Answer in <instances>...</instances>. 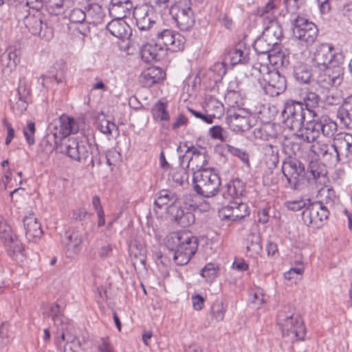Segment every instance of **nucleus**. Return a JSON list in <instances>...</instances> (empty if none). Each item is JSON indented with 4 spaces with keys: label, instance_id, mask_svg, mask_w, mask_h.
I'll use <instances>...</instances> for the list:
<instances>
[{
    "label": "nucleus",
    "instance_id": "2f4dec72",
    "mask_svg": "<svg viewBox=\"0 0 352 352\" xmlns=\"http://www.w3.org/2000/svg\"><path fill=\"white\" fill-rule=\"evenodd\" d=\"M327 175V170L324 164L318 161H311L306 169V178L310 177V183L316 182L322 177L324 178Z\"/></svg>",
    "mask_w": 352,
    "mask_h": 352
},
{
    "label": "nucleus",
    "instance_id": "4c0bfd02",
    "mask_svg": "<svg viewBox=\"0 0 352 352\" xmlns=\"http://www.w3.org/2000/svg\"><path fill=\"white\" fill-rule=\"evenodd\" d=\"M338 130V125L336 122L329 117L320 118V133L326 138H332Z\"/></svg>",
    "mask_w": 352,
    "mask_h": 352
},
{
    "label": "nucleus",
    "instance_id": "ea45409f",
    "mask_svg": "<svg viewBox=\"0 0 352 352\" xmlns=\"http://www.w3.org/2000/svg\"><path fill=\"white\" fill-rule=\"evenodd\" d=\"M170 177L176 186H184L188 183V174L187 171L182 168L173 170Z\"/></svg>",
    "mask_w": 352,
    "mask_h": 352
},
{
    "label": "nucleus",
    "instance_id": "69168bd1",
    "mask_svg": "<svg viewBox=\"0 0 352 352\" xmlns=\"http://www.w3.org/2000/svg\"><path fill=\"white\" fill-rule=\"evenodd\" d=\"M304 3V0H284V3L287 12H293Z\"/></svg>",
    "mask_w": 352,
    "mask_h": 352
},
{
    "label": "nucleus",
    "instance_id": "37998d69",
    "mask_svg": "<svg viewBox=\"0 0 352 352\" xmlns=\"http://www.w3.org/2000/svg\"><path fill=\"white\" fill-rule=\"evenodd\" d=\"M66 16L68 17L69 21L73 23L82 24L87 21L85 11L80 8H74L71 10Z\"/></svg>",
    "mask_w": 352,
    "mask_h": 352
},
{
    "label": "nucleus",
    "instance_id": "c85d7f7f",
    "mask_svg": "<svg viewBox=\"0 0 352 352\" xmlns=\"http://www.w3.org/2000/svg\"><path fill=\"white\" fill-rule=\"evenodd\" d=\"M82 242V234L77 230H74L71 232H66L65 238L62 240L65 249L74 254L78 253Z\"/></svg>",
    "mask_w": 352,
    "mask_h": 352
},
{
    "label": "nucleus",
    "instance_id": "7c9ffc66",
    "mask_svg": "<svg viewBox=\"0 0 352 352\" xmlns=\"http://www.w3.org/2000/svg\"><path fill=\"white\" fill-rule=\"evenodd\" d=\"M337 118L341 124L352 129V96L347 97L337 111Z\"/></svg>",
    "mask_w": 352,
    "mask_h": 352
},
{
    "label": "nucleus",
    "instance_id": "774afa93",
    "mask_svg": "<svg viewBox=\"0 0 352 352\" xmlns=\"http://www.w3.org/2000/svg\"><path fill=\"white\" fill-rule=\"evenodd\" d=\"M116 128V125L113 122L107 120L102 121L100 124V131L104 134H111L113 129Z\"/></svg>",
    "mask_w": 352,
    "mask_h": 352
},
{
    "label": "nucleus",
    "instance_id": "f8f14e48",
    "mask_svg": "<svg viewBox=\"0 0 352 352\" xmlns=\"http://www.w3.org/2000/svg\"><path fill=\"white\" fill-rule=\"evenodd\" d=\"M78 130V123L74 118L62 115L50 124V133L47 137L50 138L52 135L54 138V144L58 145L63 140L67 139L70 134L76 133Z\"/></svg>",
    "mask_w": 352,
    "mask_h": 352
},
{
    "label": "nucleus",
    "instance_id": "412c9836",
    "mask_svg": "<svg viewBox=\"0 0 352 352\" xmlns=\"http://www.w3.org/2000/svg\"><path fill=\"white\" fill-rule=\"evenodd\" d=\"M337 164L352 160V135L346 133L334 140Z\"/></svg>",
    "mask_w": 352,
    "mask_h": 352
},
{
    "label": "nucleus",
    "instance_id": "393cba45",
    "mask_svg": "<svg viewBox=\"0 0 352 352\" xmlns=\"http://www.w3.org/2000/svg\"><path fill=\"white\" fill-rule=\"evenodd\" d=\"M133 8L131 0H111L109 12L113 18L124 19L131 14Z\"/></svg>",
    "mask_w": 352,
    "mask_h": 352
},
{
    "label": "nucleus",
    "instance_id": "6ab92c4d",
    "mask_svg": "<svg viewBox=\"0 0 352 352\" xmlns=\"http://www.w3.org/2000/svg\"><path fill=\"white\" fill-rule=\"evenodd\" d=\"M28 12V10L17 12L16 16L19 20L23 19L25 27L33 35L45 36V33L42 35V32L43 28H47V26L46 24H43L41 14H27Z\"/></svg>",
    "mask_w": 352,
    "mask_h": 352
},
{
    "label": "nucleus",
    "instance_id": "39448f33",
    "mask_svg": "<svg viewBox=\"0 0 352 352\" xmlns=\"http://www.w3.org/2000/svg\"><path fill=\"white\" fill-rule=\"evenodd\" d=\"M192 183L194 190L198 195L209 198L219 192L221 179L214 168H202L194 171Z\"/></svg>",
    "mask_w": 352,
    "mask_h": 352
},
{
    "label": "nucleus",
    "instance_id": "aec40b11",
    "mask_svg": "<svg viewBox=\"0 0 352 352\" xmlns=\"http://www.w3.org/2000/svg\"><path fill=\"white\" fill-rule=\"evenodd\" d=\"M258 102L256 99H250L247 96L243 97V127L247 126V131H250L257 125Z\"/></svg>",
    "mask_w": 352,
    "mask_h": 352
},
{
    "label": "nucleus",
    "instance_id": "8fccbe9b",
    "mask_svg": "<svg viewBox=\"0 0 352 352\" xmlns=\"http://www.w3.org/2000/svg\"><path fill=\"white\" fill-rule=\"evenodd\" d=\"M10 102L11 109L15 113H22L27 109L28 106V99L16 98L14 100L10 99Z\"/></svg>",
    "mask_w": 352,
    "mask_h": 352
},
{
    "label": "nucleus",
    "instance_id": "2eb2a0df",
    "mask_svg": "<svg viewBox=\"0 0 352 352\" xmlns=\"http://www.w3.org/2000/svg\"><path fill=\"white\" fill-rule=\"evenodd\" d=\"M155 41L160 46V48L176 52L184 49L186 38L178 32L165 29L157 34Z\"/></svg>",
    "mask_w": 352,
    "mask_h": 352
},
{
    "label": "nucleus",
    "instance_id": "473e14b6",
    "mask_svg": "<svg viewBox=\"0 0 352 352\" xmlns=\"http://www.w3.org/2000/svg\"><path fill=\"white\" fill-rule=\"evenodd\" d=\"M85 11L87 22L88 23H100L104 16V12L102 8L98 3L89 4L85 8Z\"/></svg>",
    "mask_w": 352,
    "mask_h": 352
},
{
    "label": "nucleus",
    "instance_id": "de8ad7c7",
    "mask_svg": "<svg viewBox=\"0 0 352 352\" xmlns=\"http://www.w3.org/2000/svg\"><path fill=\"white\" fill-rule=\"evenodd\" d=\"M152 9H155L160 12L166 10L169 11V8L173 6V0H148Z\"/></svg>",
    "mask_w": 352,
    "mask_h": 352
},
{
    "label": "nucleus",
    "instance_id": "c03bdc74",
    "mask_svg": "<svg viewBox=\"0 0 352 352\" xmlns=\"http://www.w3.org/2000/svg\"><path fill=\"white\" fill-rule=\"evenodd\" d=\"M250 241V244L248 243L246 249L248 252H250V256H253L255 254H257L261 250L260 244V239L257 234H252L248 236V241Z\"/></svg>",
    "mask_w": 352,
    "mask_h": 352
},
{
    "label": "nucleus",
    "instance_id": "6e6552de",
    "mask_svg": "<svg viewBox=\"0 0 352 352\" xmlns=\"http://www.w3.org/2000/svg\"><path fill=\"white\" fill-rule=\"evenodd\" d=\"M344 60L343 54L337 52L333 45L330 43L318 45L311 56L313 67L318 69L331 65L343 64Z\"/></svg>",
    "mask_w": 352,
    "mask_h": 352
},
{
    "label": "nucleus",
    "instance_id": "f704fd0d",
    "mask_svg": "<svg viewBox=\"0 0 352 352\" xmlns=\"http://www.w3.org/2000/svg\"><path fill=\"white\" fill-rule=\"evenodd\" d=\"M157 43L155 41V43L146 44L141 49V54L142 58L146 61L157 60L161 58L160 52L164 50L160 48Z\"/></svg>",
    "mask_w": 352,
    "mask_h": 352
},
{
    "label": "nucleus",
    "instance_id": "5701e85b",
    "mask_svg": "<svg viewBox=\"0 0 352 352\" xmlns=\"http://www.w3.org/2000/svg\"><path fill=\"white\" fill-rule=\"evenodd\" d=\"M166 76L165 72L158 67H151L144 70L140 76V82L143 87H151L162 82Z\"/></svg>",
    "mask_w": 352,
    "mask_h": 352
},
{
    "label": "nucleus",
    "instance_id": "7ed1b4c3",
    "mask_svg": "<svg viewBox=\"0 0 352 352\" xmlns=\"http://www.w3.org/2000/svg\"><path fill=\"white\" fill-rule=\"evenodd\" d=\"M166 247L170 250L177 265H186L196 253L198 241L188 232H172L167 236Z\"/></svg>",
    "mask_w": 352,
    "mask_h": 352
},
{
    "label": "nucleus",
    "instance_id": "bb28decb",
    "mask_svg": "<svg viewBox=\"0 0 352 352\" xmlns=\"http://www.w3.org/2000/svg\"><path fill=\"white\" fill-rule=\"evenodd\" d=\"M228 193L232 199L230 206L224 208L237 209L242 205V182L239 178H235L227 184Z\"/></svg>",
    "mask_w": 352,
    "mask_h": 352
},
{
    "label": "nucleus",
    "instance_id": "79ce46f5",
    "mask_svg": "<svg viewBox=\"0 0 352 352\" xmlns=\"http://www.w3.org/2000/svg\"><path fill=\"white\" fill-rule=\"evenodd\" d=\"M218 265L212 263H207L201 271V276L205 278L207 280H214L218 275L219 272Z\"/></svg>",
    "mask_w": 352,
    "mask_h": 352
},
{
    "label": "nucleus",
    "instance_id": "c756f323",
    "mask_svg": "<svg viewBox=\"0 0 352 352\" xmlns=\"http://www.w3.org/2000/svg\"><path fill=\"white\" fill-rule=\"evenodd\" d=\"M178 200V196L175 192L168 190H162L158 194L156 199L155 200V205L160 208H164L169 213L170 207H176L175 205Z\"/></svg>",
    "mask_w": 352,
    "mask_h": 352
},
{
    "label": "nucleus",
    "instance_id": "423d86ee",
    "mask_svg": "<svg viewBox=\"0 0 352 352\" xmlns=\"http://www.w3.org/2000/svg\"><path fill=\"white\" fill-rule=\"evenodd\" d=\"M282 171L287 179V187L294 190H302L308 184L311 178H306L305 164L299 160L288 157L283 161Z\"/></svg>",
    "mask_w": 352,
    "mask_h": 352
},
{
    "label": "nucleus",
    "instance_id": "49530a36",
    "mask_svg": "<svg viewBox=\"0 0 352 352\" xmlns=\"http://www.w3.org/2000/svg\"><path fill=\"white\" fill-rule=\"evenodd\" d=\"M226 64L234 66L242 60V50L240 49L232 50L225 56L223 59Z\"/></svg>",
    "mask_w": 352,
    "mask_h": 352
},
{
    "label": "nucleus",
    "instance_id": "58836bf2",
    "mask_svg": "<svg viewBox=\"0 0 352 352\" xmlns=\"http://www.w3.org/2000/svg\"><path fill=\"white\" fill-rule=\"evenodd\" d=\"M302 129L317 139L320 134V118H307Z\"/></svg>",
    "mask_w": 352,
    "mask_h": 352
},
{
    "label": "nucleus",
    "instance_id": "13d9d810",
    "mask_svg": "<svg viewBox=\"0 0 352 352\" xmlns=\"http://www.w3.org/2000/svg\"><path fill=\"white\" fill-rule=\"evenodd\" d=\"M8 62L6 66L12 72L16 69L17 65L20 62V58L19 57L15 50L8 52Z\"/></svg>",
    "mask_w": 352,
    "mask_h": 352
},
{
    "label": "nucleus",
    "instance_id": "603ef678",
    "mask_svg": "<svg viewBox=\"0 0 352 352\" xmlns=\"http://www.w3.org/2000/svg\"><path fill=\"white\" fill-rule=\"evenodd\" d=\"M36 131L35 124L32 121H28L27 126L23 129V135L29 145L34 144V135Z\"/></svg>",
    "mask_w": 352,
    "mask_h": 352
},
{
    "label": "nucleus",
    "instance_id": "cd10ccee",
    "mask_svg": "<svg viewBox=\"0 0 352 352\" xmlns=\"http://www.w3.org/2000/svg\"><path fill=\"white\" fill-rule=\"evenodd\" d=\"M23 226L25 230V236L28 240L32 241L42 236L43 230L41 223L38 222L34 214H30L24 217Z\"/></svg>",
    "mask_w": 352,
    "mask_h": 352
},
{
    "label": "nucleus",
    "instance_id": "5fc2aeb1",
    "mask_svg": "<svg viewBox=\"0 0 352 352\" xmlns=\"http://www.w3.org/2000/svg\"><path fill=\"white\" fill-rule=\"evenodd\" d=\"M227 114L226 119L242 118V108L238 102L230 105Z\"/></svg>",
    "mask_w": 352,
    "mask_h": 352
},
{
    "label": "nucleus",
    "instance_id": "a18cd8bd",
    "mask_svg": "<svg viewBox=\"0 0 352 352\" xmlns=\"http://www.w3.org/2000/svg\"><path fill=\"white\" fill-rule=\"evenodd\" d=\"M319 96L314 93L309 92L304 98L302 104L310 111H315L314 108L318 106Z\"/></svg>",
    "mask_w": 352,
    "mask_h": 352
},
{
    "label": "nucleus",
    "instance_id": "e2e57ef3",
    "mask_svg": "<svg viewBox=\"0 0 352 352\" xmlns=\"http://www.w3.org/2000/svg\"><path fill=\"white\" fill-rule=\"evenodd\" d=\"M252 131V134L255 139H259L262 140H268L270 135L267 133L265 128L262 126H256Z\"/></svg>",
    "mask_w": 352,
    "mask_h": 352
},
{
    "label": "nucleus",
    "instance_id": "4468645a",
    "mask_svg": "<svg viewBox=\"0 0 352 352\" xmlns=\"http://www.w3.org/2000/svg\"><path fill=\"white\" fill-rule=\"evenodd\" d=\"M317 82L324 88L338 87L341 85L344 78L342 64H335L318 69Z\"/></svg>",
    "mask_w": 352,
    "mask_h": 352
},
{
    "label": "nucleus",
    "instance_id": "680f3d73",
    "mask_svg": "<svg viewBox=\"0 0 352 352\" xmlns=\"http://www.w3.org/2000/svg\"><path fill=\"white\" fill-rule=\"evenodd\" d=\"M30 94V90L25 82L20 81L16 89V97L23 99H28Z\"/></svg>",
    "mask_w": 352,
    "mask_h": 352
},
{
    "label": "nucleus",
    "instance_id": "0eeeda50",
    "mask_svg": "<svg viewBox=\"0 0 352 352\" xmlns=\"http://www.w3.org/2000/svg\"><path fill=\"white\" fill-rule=\"evenodd\" d=\"M0 241L7 254L17 263L25 258L24 248L16 234L6 219L0 215Z\"/></svg>",
    "mask_w": 352,
    "mask_h": 352
},
{
    "label": "nucleus",
    "instance_id": "72a5a7b5",
    "mask_svg": "<svg viewBox=\"0 0 352 352\" xmlns=\"http://www.w3.org/2000/svg\"><path fill=\"white\" fill-rule=\"evenodd\" d=\"M279 4L280 0H270L258 10V15L263 19L264 22L276 19Z\"/></svg>",
    "mask_w": 352,
    "mask_h": 352
},
{
    "label": "nucleus",
    "instance_id": "b1692460",
    "mask_svg": "<svg viewBox=\"0 0 352 352\" xmlns=\"http://www.w3.org/2000/svg\"><path fill=\"white\" fill-rule=\"evenodd\" d=\"M106 28L113 36L122 40L128 38L131 34V28L124 19L113 18Z\"/></svg>",
    "mask_w": 352,
    "mask_h": 352
},
{
    "label": "nucleus",
    "instance_id": "f3484780",
    "mask_svg": "<svg viewBox=\"0 0 352 352\" xmlns=\"http://www.w3.org/2000/svg\"><path fill=\"white\" fill-rule=\"evenodd\" d=\"M186 150L184 155H179L181 165H184V162H187L186 167L194 171L205 168L204 166L207 164V157L205 151H199L194 146H186Z\"/></svg>",
    "mask_w": 352,
    "mask_h": 352
},
{
    "label": "nucleus",
    "instance_id": "dca6fc26",
    "mask_svg": "<svg viewBox=\"0 0 352 352\" xmlns=\"http://www.w3.org/2000/svg\"><path fill=\"white\" fill-rule=\"evenodd\" d=\"M329 214L327 207L320 202L310 203L302 212V219L307 226L319 227Z\"/></svg>",
    "mask_w": 352,
    "mask_h": 352
},
{
    "label": "nucleus",
    "instance_id": "c9c22d12",
    "mask_svg": "<svg viewBox=\"0 0 352 352\" xmlns=\"http://www.w3.org/2000/svg\"><path fill=\"white\" fill-rule=\"evenodd\" d=\"M293 75L296 81L302 84L309 83L311 78V70L308 65L302 63H297L294 65Z\"/></svg>",
    "mask_w": 352,
    "mask_h": 352
},
{
    "label": "nucleus",
    "instance_id": "20e7f679",
    "mask_svg": "<svg viewBox=\"0 0 352 352\" xmlns=\"http://www.w3.org/2000/svg\"><path fill=\"white\" fill-rule=\"evenodd\" d=\"M282 117L283 123L287 128L293 131H300L307 118H316L317 113L305 109L301 101L289 100L284 104Z\"/></svg>",
    "mask_w": 352,
    "mask_h": 352
},
{
    "label": "nucleus",
    "instance_id": "e433bc0d",
    "mask_svg": "<svg viewBox=\"0 0 352 352\" xmlns=\"http://www.w3.org/2000/svg\"><path fill=\"white\" fill-rule=\"evenodd\" d=\"M152 116L154 120L157 121H168L170 115L167 111V104L162 100L157 101L152 107Z\"/></svg>",
    "mask_w": 352,
    "mask_h": 352
},
{
    "label": "nucleus",
    "instance_id": "09e8293b",
    "mask_svg": "<svg viewBox=\"0 0 352 352\" xmlns=\"http://www.w3.org/2000/svg\"><path fill=\"white\" fill-rule=\"evenodd\" d=\"M54 326L57 331L72 330L73 324L70 320L67 318L65 314L53 320Z\"/></svg>",
    "mask_w": 352,
    "mask_h": 352
},
{
    "label": "nucleus",
    "instance_id": "f257e3e1",
    "mask_svg": "<svg viewBox=\"0 0 352 352\" xmlns=\"http://www.w3.org/2000/svg\"><path fill=\"white\" fill-rule=\"evenodd\" d=\"M243 72L253 87L261 88L266 94L276 96L287 87L285 77L276 69L270 70L266 65L258 63L250 50L243 48Z\"/></svg>",
    "mask_w": 352,
    "mask_h": 352
},
{
    "label": "nucleus",
    "instance_id": "338daca9",
    "mask_svg": "<svg viewBox=\"0 0 352 352\" xmlns=\"http://www.w3.org/2000/svg\"><path fill=\"white\" fill-rule=\"evenodd\" d=\"M99 256L102 259H106L110 257L113 252V246L111 244L102 245L98 251Z\"/></svg>",
    "mask_w": 352,
    "mask_h": 352
},
{
    "label": "nucleus",
    "instance_id": "ddd939ff",
    "mask_svg": "<svg viewBox=\"0 0 352 352\" xmlns=\"http://www.w3.org/2000/svg\"><path fill=\"white\" fill-rule=\"evenodd\" d=\"M294 36L305 43L306 45H311L318 35L317 26L308 19L298 16L292 22Z\"/></svg>",
    "mask_w": 352,
    "mask_h": 352
},
{
    "label": "nucleus",
    "instance_id": "4be33fe9",
    "mask_svg": "<svg viewBox=\"0 0 352 352\" xmlns=\"http://www.w3.org/2000/svg\"><path fill=\"white\" fill-rule=\"evenodd\" d=\"M136 25L140 30H148L155 23L152 8L147 6H141L134 8L133 12Z\"/></svg>",
    "mask_w": 352,
    "mask_h": 352
},
{
    "label": "nucleus",
    "instance_id": "052dcab7",
    "mask_svg": "<svg viewBox=\"0 0 352 352\" xmlns=\"http://www.w3.org/2000/svg\"><path fill=\"white\" fill-rule=\"evenodd\" d=\"M188 111L197 118L201 119L203 122L207 124H212L215 118L214 115L204 114L200 111H197L192 109L188 108Z\"/></svg>",
    "mask_w": 352,
    "mask_h": 352
},
{
    "label": "nucleus",
    "instance_id": "3c124183",
    "mask_svg": "<svg viewBox=\"0 0 352 352\" xmlns=\"http://www.w3.org/2000/svg\"><path fill=\"white\" fill-rule=\"evenodd\" d=\"M248 300L253 304L260 305L264 302L262 290L259 287H255L249 291Z\"/></svg>",
    "mask_w": 352,
    "mask_h": 352
},
{
    "label": "nucleus",
    "instance_id": "6e6d98bb",
    "mask_svg": "<svg viewBox=\"0 0 352 352\" xmlns=\"http://www.w3.org/2000/svg\"><path fill=\"white\" fill-rule=\"evenodd\" d=\"M65 312V306H62L58 303L52 305L47 312V316L52 318V320H54L57 318L60 317Z\"/></svg>",
    "mask_w": 352,
    "mask_h": 352
},
{
    "label": "nucleus",
    "instance_id": "a878e982",
    "mask_svg": "<svg viewBox=\"0 0 352 352\" xmlns=\"http://www.w3.org/2000/svg\"><path fill=\"white\" fill-rule=\"evenodd\" d=\"M169 214L179 225L187 227L192 224L195 221V214L190 209H184L178 206L170 207Z\"/></svg>",
    "mask_w": 352,
    "mask_h": 352
},
{
    "label": "nucleus",
    "instance_id": "bf43d9fd",
    "mask_svg": "<svg viewBox=\"0 0 352 352\" xmlns=\"http://www.w3.org/2000/svg\"><path fill=\"white\" fill-rule=\"evenodd\" d=\"M144 250L143 248L138 250L136 245H131L129 246V253L131 256H134L140 263L144 264L146 260Z\"/></svg>",
    "mask_w": 352,
    "mask_h": 352
},
{
    "label": "nucleus",
    "instance_id": "4d7b16f0",
    "mask_svg": "<svg viewBox=\"0 0 352 352\" xmlns=\"http://www.w3.org/2000/svg\"><path fill=\"white\" fill-rule=\"evenodd\" d=\"M92 213L87 211L83 208H79L74 210L72 214V219L76 221H82L86 219L87 217H90Z\"/></svg>",
    "mask_w": 352,
    "mask_h": 352
},
{
    "label": "nucleus",
    "instance_id": "9d476101",
    "mask_svg": "<svg viewBox=\"0 0 352 352\" xmlns=\"http://www.w3.org/2000/svg\"><path fill=\"white\" fill-rule=\"evenodd\" d=\"M169 14L182 31L189 30L195 23L191 0H179L169 8Z\"/></svg>",
    "mask_w": 352,
    "mask_h": 352
},
{
    "label": "nucleus",
    "instance_id": "0e129e2a",
    "mask_svg": "<svg viewBox=\"0 0 352 352\" xmlns=\"http://www.w3.org/2000/svg\"><path fill=\"white\" fill-rule=\"evenodd\" d=\"M229 127L237 133L242 132V118L226 119Z\"/></svg>",
    "mask_w": 352,
    "mask_h": 352
},
{
    "label": "nucleus",
    "instance_id": "f03ea898",
    "mask_svg": "<svg viewBox=\"0 0 352 352\" xmlns=\"http://www.w3.org/2000/svg\"><path fill=\"white\" fill-rule=\"evenodd\" d=\"M253 17L252 24L248 28L249 34H243V42L250 40L258 54H269V56L274 55L283 35L280 23L277 19L265 21L262 37L258 38L259 32L256 30V16Z\"/></svg>",
    "mask_w": 352,
    "mask_h": 352
},
{
    "label": "nucleus",
    "instance_id": "9b49d317",
    "mask_svg": "<svg viewBox=\"0 0 352 352\" xmlns=\"http://www.w3.org/2000/svg\"><path fill=\"white\" fill-rule=\"evenodd\" d=\"M278 322L281 326L283 337H289L291 342L304 340L306 329L300 316L290 314L285 316L283 312H280Z\"/></svg>",
    "mask_w": 352,
    "mask_h": 352
},
{
    "label": "nucleus",
    "instance_id": "1a4fd4ad",
    "mask_svg": "<svg viewBox=\"0 0 352 352\" xmlns=\"http://www.w3.org/2000/svg\"><path fill=\"white\" fill-rule=\"evenodd\" d=\"M58 144L61 153L74 161L80 162L89 157L91 145L83 137H69L63 140Z\"/></svg>",
    "mask_w": 352,
    "mask_h": 352
},
{
    "label": "nucleus",
    "instance_id": "864d4df0",
    "mask_svg": "<svg viewBox=\"0 0 352 352\" xmlns=\"http://www.w3.org/2000/svg\"><path fill=\"white\" fill-rule=\"evenodd\" d=\"M212 312L217 321H221L224 318L226 308L222 302H216L212 306Z\"/></svg>",
    "mask_w": 352,
    "mask_h": 352
},
{
    "label": "nucleus",
    "instance_id": "a211bd4d",
    "mask_svg": "<svg viewBox=\"0 0 352 352\" xmlns=\"http://www.w3.org/2000/svg\"><path fill=\"white\" fill-rule=\"evenodd\" d=\"M310 151L324 163L330 166L337 164V155H336L337 150L335 148L334 142L331 143L330 141H316L310 146Z\"/></svg>",
    "mask_w": 352,
    "mask_h": 352
},
{
    "label": "nucleus",
    "instance_id": "a19ab883",
    "mask_svg": "<svg viewBox=\"0 0 352 352\" xmlns=\"http://www.w3.org/2000/svg\"><path fill=\"white\" fill-rule=\"evenodd\" d=\"M311 201L309 199H300L298 200H289L286 201L284 203V206L291 211L297 212L306 208L310 204Z\"/></svg>",
    "mask_w": 352,
    "mask_h": 352
}]
</instances>
